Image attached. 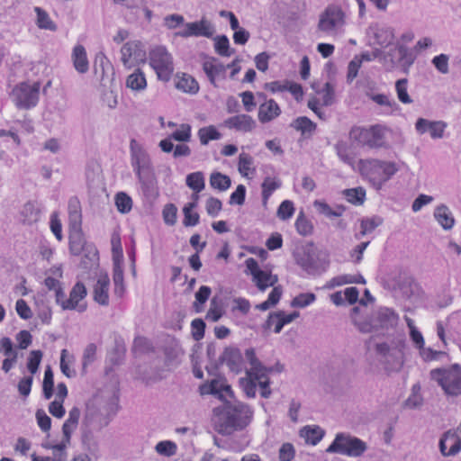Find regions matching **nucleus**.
<instances>
[{
    "instance_id": "f257e3e1",
    "label": "nucleus",
    "mask_w": 461,
    "mask_h": 461,
    "mask_svg": "<svg viewBox=\"0 0 461 461\" xmlns=\"http://www.w3.org/2000/svg\"><path fill=\"white\" fill-rule=\"evenodd\" d=\"M253 411L241 402H226L216 413L214 428L221 435H230L247 427L252 420Z\"/></svg>"
},
{
    "instance_id": "f03ea898",
    "label": "nucleus",
    "mask_w": 461,
    "mask_h": 461,
    "mask_svg": "<svg viewBox=\"0 0 461 461\" xmlns=\"http://www.w3.org/2000/svg\"><path fill=\"white\" fill-rule=\"evenodd\" d=\"M359 308L352 309L351 318L354 325L362 333H369L374 330H390L397 326L399 315L394 310L388 307H379L375 310L368 320H362L356 316Z\"/></svg>"
},
{
    "instance_id": "7ed1b4c3",
    "label": "nucleus",
    "mask_w": 461,
    "mask_h": 461,
    "mask_svg": "<svg viewBox=\"0 0 461 461\" xmlns=\"http://www.w3.org/2000/svg\"><path fill=\"white\" fill-rule=\"evenodd\" d=\"M358 167L361 175L377 188H380L398 171L395 163L378 159H360Z\"/></svg>"
},
{
    "instance_id": "20e7f679",
    "label": "nucleus",
    "mask_w": 461,
    "mask_h": 461,
    "mask_svg": "<svg viewBox=\"0 0 461 461\" xmlns=\"http://www.w3.org/2000/svg\"><path fill=\"white\" fill-rule=\"evenodd\" d=\"M430 378L438 383L447 397H461V366L457 364L448 368L430 371Z\"/></svg>"
},
{
    "instance_id": "39448f33",
    "label": "nucleus",
    "mask_w": 461,
    "mask_h": 461,
    "mask_svg": "<svg viewBox=\"0 0 461 461\" xmlns=\"http://www.w3.org/2000/svg\"><path fill=\"white\" fill-rule=\"evenodd\" d=\"M367 449L362 439L348 433H338L333 442L326 449L328 453H338L351 457L361 456Z\"/></svg>"
},
{
    "instance_id": "423d86ee",
    "label": "nucleus",
    "mask_w": 461,
    "mask_h": 461,
    "mask_svg": "<svg viewBox=\"0 0 461 461\" xmlns=\"http://www.w3.org/2000/svg\"><path fill=\"white\" fill-rule=\"evenodd\" d=\"M245 357L250 366L247 369L246 374L258 380V384L261 388L260 394L263 398H269L271 389L269 388L268 373L273 371V367H266L256 357L253 348H248L245 351Z\"/></svg>"
},
{
    "instance_id": "0eeeda50",
    "label": "nucleus",
    "mask_w": 461,
    "mask_h": 461,
    "mask_svg": "<svg viewBox=\"0 0 461 461\" xmlns=\"http://www.w3.org/2000/svg\"><path fill=\"white\" fill-rule=\"evenodd\" d=\"M344 16L340 7L336 5L328 6L320 15L318 30L326 36L337 37L345 24Z\"/></svg>"
},
{
    "instance_id": "6e6552de",
    "label": "nucleus",
    "mask_w": 461,
    "mask_h": 461,
    "mask_svg": "<svg viewBox=\"0 0 461 461\" xmlns=\"http://www.w3.org/2000/svg\"><path fill=\"white\" fill-rule=\"evenodd\" d=\"M149 64L159 80L167 82L174 72L171 54L163 46H157L149 52Z\"/></svg>"
},
{
    "instance_id": "1a4fd4ad",
    "label": "nucleus",
    "mask_w": 461,
    "mask_h": 461,
    "mask_svg": "<svg viewBox=\"0 0 461 461\" xmlns=\"http://www.w3.org/2000/svg\"><path fill=\"white\" fill-rule=\"evenodd\" d=\"M40 87L39 82L32 84L22 82L14 86L11 93V98L18 108L31 109L39 101Z\"/></svg>"
},
{
    "instance_id": "9d476101",
    "label": "nucleus",
    "mask_w": 461,
    "mask_h": 461,
    "mask_svg": "<svg viewBox=\"0 0 461 461\" xmlns=\"http://www.w3.org/2000/svg\"><path fill=\"white\" fill-rule=\"evenodd\" d=\"M349 138L359 146H366L370 149H377L384 145V131L375 125L370 128L355 126L349 131Z\"/></svg>"
},
{
    "instance_id": "9b49d317",
    "label": "nucleus",
    "mask_w": 461,
    "mask_h": 461,
    "mask_svg": "<svg viewBox=\"0 0 461 461\" xmlns=\"http://www.w3.org/2000/svg\"><path fill=\"white\" fill-rule=\"evenodd\" d=\"M296 262L311 275L321 274L326 271L329 266L327 258L313 246L305 249L302 254H299Z\"/></svg>"
},
{
    "instance_id": "f8f14e48",
    "label": "nucleus",
    "mask_w": 461,
    "mask_h": 461,
    "mask_svg": "<svg viewBox=\"0 0 461 461\" xmlns=\"http://www.w3.org/2000/svg\"><path fill=\"white\" fill-rule=\"evenodd\" d=\"M130 150L131 164L136 176L155 171L149 155L135 140H131Z\"/></svg>"
},
{
    "instance_id": "ddd939ff",
    "label": "nucleus",
    "mask_w": 461,
    "mask_h": 461,
    "mask_svg": "<svg viewBox=\"0 0 461 461\" xmlns=\"http://www.w3.org/2000/svg\"><path fill=\"white\" fill-rule=\"evenodd\" d=\"M245 265L247 274L252 276V281L260 291H265L277 283V276L272 275L270 271L260 269L257 260L253 258L246 259Z\"/></svg>"
},
{
    "instance_id": "4468645a",
    "label": "nucleus",
    "mask_w": 461,
    "mask_h": 461,
    "mask_svg": "<svg viewBox=\"0 0 461 461\" xmlns=\"http://www.w3.org/2000/svg\"><path fill=\"white\" fill-rule=\"evenodd\" d=\"M215 32L212 23L205 18L198 22L185 23L184 31L177 32V35L183 38L188 37H206L212 38Z\"/></svg>"
},
{
    "instance_id": "2eb2a0df",
    "label": "nucleus",
    "mask_w": 461,
    "mask_h": 461,
    "mask_svg": "<svg viewBox=\"0 0 461 461\" xmlns=\"http://www.w3.org/2000/svg\"><path fill=\"white\" fill-rule=\"evenodd\" d=\"M94 69L103 86L106 87L108 84H113L115 75L114 68L104 54L99 53L96 55Z\"/></svg>"
},
{
    "instance_id": "dca6fc26",
    "label": "nucleus",
    "mask_w": 461,
    "mask_h": 461,
    "mask_svg": "<svg viewBox=\"0 0 461 461\" xmlns=\"http://www.w3.org/2000/svg\"><path fill=\"white\" fill-rule=\"evenodd\" d=\"M447 123L443 121H429L424 118H419L415 122V130L419 134L429 132L432 139H441Z\"/></svg>"
},
{
    "instance_id": "f3484780",
    "label": "nucleus",
    "mask_w": 461,
    "mask_h": 461,
    "mask_svg": "<svg viewBox=\"0 0 461 461\" xmlns=\"http://www.w3.org/2000/svg\"><path fill=\"white\" fill-rule=\"evenodd\" d=\"M439 449L444 456L456 455L461 450V438L456 431L448 430L439 440Z\"/></svg>"
},
{
    "instance_id": "a211bd4d",
    "label": "nucleus",
    "mask_w": 461,
    "mask_h": 461,
    "mask_svg": "<svg viewBox=\"0 0 461 461\" xmlns=\"http://www.w3.org/2000/svg\"><path fill=\"white\" fill-rule=\"evenodd\" d=\"M137 178L143 196L149 202L154 201L159 194L155 171L138 176Z\"/></svg>"
},
{
    "instance_id": "6ab92c4d",
    "label": "nucleus",
    "mask_w": 461,
    "mask_h": 461,
    "mask_svg": "<svg viewBox=\"0 0 461 461\" xmlns=\"http://www.w3.org/2000/svg\"><path fill=\"white\" fill-rule=\"evenodd\" d=\"M110 278L107 274H100L93 287V298L102 306L109 305Z\"/></svg>"
},
{
    "instance_id": "aec40b11",
    "label": "nucleus",
    "mask_w": 461,
    "mask_h": 461,
    "mask_svg": "<svg viewBox=\"0 0 461 461\" xmlns=\"http://www.w3.org/2000/svg\"><path fill=\"white\" fill-rule=\"evenodd\" d=\"M122 64L127 68H131L139 60H143L145 54L140 49V45L135 41L126 42L121 49Z\"/></svg>"
},
{
    "instance_id": "412c9836",
    "label": "nucleus",
    "mask_w": 461,
    "mask_h": 461,
    "mask_svg": "<svg viewBox=\"0 0 461 461\" xmlns=\"http://www.w3.org/2000/svg\"><path fill=\"white\" fill-rule=\"evenodd\" d=\"M86 288L84 284L77 282L69 293V298L66 301L64 310H77L83 312L86 309V304H79V302L86 296Z\"/></svg>"
},
{
    "instance_id": "4be33fe9",
    "label": "nucleus",
    "mask_w": 461,
    "mask_h": 461,
    "mask_svg": "<svg viewBox=\"0 0 461 461\" xmlns=\"http://www.w3.org/2000/svg\"><path fill=\"white\" fill-rule=\"evenodd\" d=\"M110 420L111 417L102 418L95 409L87 408L82 421V429L86 433L90 432L92 429H101L107 426Z\"/></svg>"
},
{
    "instance_id": "5701e85b",
    "label": "nucleus",
    "mask_w": 461,
    "mask_h": 461,
    "mask_svg": "<svg viewBox=\"0 0 461 461\" xmlns=\"http://www.w3.org/2000/svg\"><path fill=\"white\" fill-rule=\"evenodd\" d=\"M224 124L230 129L239 131L249 132L256 127V122L250 115L239 114L225 120Z\"/></svg>"
},
{
    "instance_id": "b1692460",
    "label": "nucleus",
    "mask_w": 461,
    "mask_h": 461,
    "mask_svg": "<svg viewBox=\"0 0 461 461\" xmlns=\"http://www.w3.org/2000/svg\"><path fill=\"white\" fill-rule=\"evenodd\" d=\"M298 317V312H294L290 314H285L284 312H273L269 314L266 321V328L270 329L272 328V324L276 322V329H275V332L279 333L285 324L294 321Z\"/></svg>"
},
{
    "instance_id": "393cba45",
    "label": "nucleus",
    "mask_w": 461,
    "mask_h": 461,
    "mask_svg": "<svg viewBox=\"0 0 461 461\" xmlns=\"http://www.w3.org/2000/svg\"><path fill=\"white\" fill-rule=\"evenodd\" d=\"M375 348L376 354L381 357V361L390 355L395 358L394 368H402L403 366V353L401 348H390V346L385 342L376 343Z\"/></svg>"
},
{
    "instance_id": "a878e982",
    "label": "nucleus",
    "mask_w": 461,
    "mask_h": 461,
    "mask_svg": "<svg viewBox=\"0 0 461 461\" xmlns=\"http://www.w3.org/2000/svg\"><path fill=\"white\" fill-rule=\"evenodd\" d=\"M235 61L225 67L221 63L218 62L216 59H211L205 60L203 63V69L208 77L210 82L215 86V79L225 73L227 68H230L234 65Z\"/></svg>"
},
{
    "instance_id": "bb28decb",
    "label": "nucleus",
    "mask_w": 461,
    "mask_h": 461,
    "mask_svg": "<svg viewBox=\"0 0 461 461\" xmlns=\"http://www.w3.org/2000/svg\"><path fill=\"white\" fill-rule=\"evenodd\" d=\"M281 113L279 105L273 99L267 100L258 108V120L262 123L271 122Z\"/></svg>"
},
{
    "instance_id": "cd10ccee",
    "label": "nucleus",
    "mask_w": 461,
    "mask_h": 461,
    "mask_svg": "<svg viewBox=\"0 0 461 461\" xmlns=\"http://www.w3.org/2000/svg\"><path fill=\"white\" fill-rule=\"evenodd\" d=\"M72 60L75 69L80 73L85 74L88 71L89 63L86 49L82 45H77L73 49Z\"/></svg>"
},
{
    "instance_id": "c85d7f7f",
    "label": "nucleus",
    "mask_w": 461,
    "mask_h": 461,
    "mask_svg": "<svg viewBox=\"0 0 461 461\" xmlns=\"http://www.w3.org/2000/svg\"><path fill=\"white\" fill-rule=\"evenodd\" d=\"M221 359L231 371L239 373L241 370V355L238 349L232 348H225Z\"/></svg>"
},
{
    "instance_id": "c756f323",
    "label": "nucleus",
    "mask_w": 461,
    "mask_h": 461,
    "mask_svg": "<svg viewBox=\"0 0 461 461\" xmlns=\"http://www.w3.org/2000/svg\"><path fill=\"white\" fill-rule=\"evenodd\" d=\"M80 418V410L77 407H73L69 412L68 417L62 426L63 437L67 442H70L71 434L77 429Z\"/></svg>"
},
{
    "instance_id": "7c9ffc66",
    "label": "nucleus",
    "mask_w": 461,
    "mask_h": 461,
    "mask_svg": "<svg viewBox=\"0 0 461 461\" xmlns=\"http://www.w3.org/2000/svg\"><path fill=\"white\" fill-rule=\"evenodd\" d=\"M68 217L70 226L77 230L81 225L82 215H81V204L77 197L73 196L68 201Z\"/></svg>"
},
{
    "instance_id": "2f4dec72",
    "label": "nucleus",
    "mask_w": 461,
    "mask_h": 461,
    "mask_svg": "<svg viewBox=\"0 0 461 461\" xmlns=\"http://www.w3.org/2000/svg\"><path fill=\"white\" fill-rule=\"evenodd\" d=\"M434 217L445 230H450L454 226L455 220L452 212L444 204H441L435 209Z\"/></svg>"
},
{
    "instance_id": "473e14b6",
    "label": "nucleus",
    "mask_w": 461,
    "mask_h": 461,
    "mask_svg": "<svg viewBox=\"0 0 461 461\" xmlns=\"http://www.w3.org/2000/svg\"><path fill=\"white\" fill-rule=\"evenodd\" d=\"M300 436L305 439V442L311 445H317L324 436V430L319 426H305L300 430Z\"/></svg>"
},
{
    "instance_id": "72a5a7b5",
    "label": "nucleus",
    "mask_w": 461,
    "mask_h": 461,
    "mask_svg": "<svg viewBox=\"0 0 461 461\" xmlns=\"http://www.w3.org/2000/svg\"><path fill=\"white\" fill-rule=\"evenodd\" d=\"M282 185V182L278 178L266 177L261 185L262 187V203L266 207L267 201L272 194L279 189Z\"/></svg>"
},
{
    "instance_id": "f704fd0d",
    "label": "nucleus",
    "mask_w": 461,
    "mask_h": 461,
    "mask_svg": "<svg viewBox=\"0 0 461 461\" xmlns=\"http://www.w3.org/2000/svg\"><path fill=\"white\" fill-rule=\"evenodd\" d=\"M393 282V289L402 292L404 297L409 298L412 294V279L406 274H400Z\"/></svg>"
},
{
    "instance_id": "c9c22d12",
    "label": "nucleus",
    "mask_w": 461,
    "mask_h": 461,
    "mask_svg": "<svg viewBox=\"0 0 461 461\" xmlns=\"http://www.w3.org/2000/svg\"><path fill=\"white\" fill-rule=\"evenodd\" d=\"M126 86L133 91H142L146 88V77L140 69H136L127 77Z\"/></svg>"
},
{
    "instance_id": "e433bc0d",
    "label": "nucleus",
    "mask_w": 461,
    "mask_h": 461,
    "mask_svg": "<svg viewBox=\"0 0 461 461\" xmlns=\"http://www.w3.org/2000/svg\"><path fill=\"white\" fill-rule=\"evenodd\" d=\"M176 87L185 93L196 94L199 90L197 81L191 76L184 74L176 83Z\"/></svg>"
},
{
    "instance_id": "4c0bfd02",
    "label": "nucleus",
    "mask_w": 461,
    "mask_h": 461,
    "mask_svg": "<svg viewBox=\"0 0 461 461\" xmlns=\"http://www.w3.org/2000/svg\"><path fill=\"white\" fill-rule=\"evenodd\" d=\"M342 194L348 203L355 205H361L366 200V190L363 187L345 189Z\"/></svg>"
},
{
    "instance_id": "58836bf2",
    "label": "nucleus",
    "mask_w": 461,
    "mask_h": 461,
    "mask_svg": "<svg viewBox=\"0 0 461 461\" xmlns=\"http://www.w3.org/2000/svg\"><path fill=\"white\" fill-rule=\"evenodd\" d=\"M291 127L302 134H312L316 130V124L306 116H301L292 122Z\"/></svg>"
},
{
    "instance_id": "ea45409f",
    "label": "nucleus",
    "mask_w": 461,
    "mask_h": 461,
    "mask_svg": "<svg viewBox=\"0 0 461 461\" xmlns=\"http://www.w3.org/2000/svg\"><path fill=\"white\" fill-rule=\"evenodd\" d=\"M197 135L202 145H207L210 140H217L221 138V133L213 125L199 129Z\"/></svg>"
},
{
    "instance_id": "a19ab883",
    "label": "nucleus",
    "mask_w": 461,
    "mask_h": 461,
    "mask_svg": "<svg viewBox=\"0 0 461 461\" xmlns=\"http://www.w3.org/2000/svg\"><path fill=\"white\" fill-rule=\"evenodd\" d=\"M34 11L37 14L36 24L39 28L51 32H55L57 30V25L50 19L47 12L41 7H35Z\"/></svg>"
},
{
    "instance_id": "79ce46f5",
    "label": "nucleus",
    "mask_w": 461,
    "mask_h": 461,
    "mask_svg": "<svg viewBox=\"0 0 461 461\" xmlns=\"http://www.w3.org/2000/svg\"><path fill=\"white\" fill-rule=\"evenodd\" d=\"M410 336L416 347L420 350V354L425 360L433 358V352L431 349L424 348V339L422 334L415 328L410 330Z\"/></svg>"
},
{
    "instance_id": "37998d69",
    "label": "nucleus",
    "mask_w": 461,
    "mask_h": 461,
    "mask_svg": "<svg viewBox=\"0 0 461 461\" xmlns=\"http://www.w3.org/2000/svg\"><path fill=\"white\" fill-rule=\"evenodd\" d=\"M231 184L230 178L220 172H213L210 176V185L219 191H226Z\"/></svg>"
},
{
    "instance_id": "c03bdc74",
    "label": "nucleus",
    "mask_w": 461,
    "mask_h": 461,
    "mask_svg": "<svg viewBox=\"0 0 461 461\" xmlns=\"http://www.w3.org/2000/svg\"><path fill=\"white\" fill-rule=\"evenodd\" d=\"M382 223L383 220L378 216L363 219L360 224L361 230L358 234L356 235V238L360 239L361 237L371 233L376 227L380 226Z\"/></svg>"
},
{
    "instance_id": "a18cd8bd",
    "label": "nucleus",
    "mask_w": 461,
    "mask_h": 461,
    "mask_svg": "<svg viewBox=\"0 0 461 461\" xmlns=\"http://www.w3.org/2000/svg\"><path fill=\"white\" fill-rule=\"evenodd\" d=\"M87 244L79 230L75 231L69 237V250L73 255H79Z\"/></svg>"
},
{
    "instance_id": "49530a36",
    "label": "nucleus",
    "mask_w": 461,
    "mask_h": 461,
    "mask_svg": "<svg viewBox=\"0 0 461 461\" xmlns=\"http://www.w3.org/2000/svg\"><path fill=\"white\" fill-rule=\"evenodd\" d=\"M186 185L195 193H200L205 186L203 174L198 171L187 175Z\"/></svg>"
},
{
    "instance_id": "de8ad7c7",
    "label": "nucleus",
    "mask_w": 461,
    "mask_h": 461,
    "mask_svg": "<svg viewBox=\"0 0 461 461\" xmlns=\"http://www.w3.org/2000/svg\"><path fill=\"white\" fill-rule=\"evenodd\" d=\"M195 208V203H188L183 208L184 220L183 224L185 227L195 226L199 222L200 216L197 212H193V209Z\"/></svg>"
},
{
    "instance_id": "09e8293b",
    "label": "nucleus",
    "mask_w": 461,
    "mask_h": 461,
    "mask_svg": "<svg viewBox=\"0 0 461 461\" xmlns=\"http://www.w3.org/2000/svg\"><path fill=\"white\" fill-rule=\"evenodd\" d=\"M75 361V357L70 355L67 349H62L60 353V370L67 377H74L76 371L70 369L69 364Z\"/></svg>"
},
{
    "instance_id": "8fccbe9b",
    "label": "nucleus",
    "mask_w": 461,
    "mask_h": 461,
    "mask_svg": "<svg viewBox=\"0 0 461 461\" xmlns=\"http://www.w3.org/2000/svg\"><path fill=\"white\" fill-rule=\"evenodd\" d=\"M314 207L319 211V212L327 217H339L345 211L344 206H337L332 209L328 203L320 201L314 202Z\"/></svg>"
},
{
    "instance_id": "3c124183",
    "label": "nucleus",
    "mask_w": 461,
    "mask_h": 461,
    "mask_svg": "<svg viewBox=\"0 0 461 461\" xmlns=\"http://www.w3.org/2000/svg\"><path fill=\"white\" fill-rule=\"evenodd\" d=\"M215 51L222 57H230L234 50L230 49V41L226 35L217 36L214 39Z\"/></svg>"
},
{
    "instance_id": "603ef678",
    "label": "nucleus",
    "mask_w": 461,
    "mask_h": 461,
    "mask_svg": "<svg viewBox=\"0 0 461 461\" xmlns=\"http://www.w3.org/2000/svg\"><path fill=\"white\" fill-rule=\"evenodd\" d=\"M54 387V375L52 369L48 366L45 369L44 378L42 383L43 395L46 399H50L53 395Z\"/></svg>"
},
{
    "instance_id": "864d4df0",
    "label": "nucleus",
    "mask_w": 461,
    "mask_h": 461,
    "mask_svg": "<svg viewBox=\"0 0 461 461\" xmlns=\"http://www.w3.org/2000/svg\"><path fill=\"white\" fill-rule=\"evenodd\" d=\"M295 228L297 232L302 236H308L312 233L313 226L310 220H308L304 213L301 212L295 221Z\"/></svg>"
},
{
    "instance_id": "5fc2aeb1",
    "label": "nucleus",
    "mask_w": 461,
    "mask_h": 461,
    "mask_svg": "<svg viewBox=\"0 0 461 461\" xmlns=\"http://www.w3.org/2000/svg\"><path fill=\"white\" fill-rule=\"evenodd\" d=\"M223 312V309L218 301V298L213 297L211 300L210 308L206 313L205 318L210 321L216 322L221 318Z\"/></svg>"
},
{
    "instance_id": "6e6d98bb",
    "label": "nucleus",
    "mask_w": 461,
    "mask_h": 461,
    "mask_svg": "<svg viewBox=\"0 0 461 461\" xmlns=\"http://www.w3.org/2000/svg\"><path fill=\"white\" fill-rule=\"evenodd\" d=\"M408 80L407 78H401L395 83V90L399 101L405 104H410L413 101L407 91Z\"/></svg>"
},
{
    "instance_id": "4d7b16f0",
    "label": "nucleus",
    "mask_w": 461,
    "mask_h": 461,
    "mask_svg": "<svg viewBox=\"0 0 461 461\" xmlns=\"http://www.w3.org/2000/svg\"><path fill=\"white\" fill-rule=\"evenodd\" d=\"M23 221L24 223L32 224L39 219V210L32 203H27L23 205L21 212Z\"/></svg>"
},
{
    "instance_id": "13d9d810",
    "label": "nucleus",
    "mask_w": 461,
    "mask_h": 461,
    "mask_svg": "<svg viewBox=\"0 0 461 461\" xmlns=\"http://www.w3.org/2000/svg\"><path fill=\"white\" fill-rule=\"evenodd\" d=\"M211 294V288L206 285H202L195 293V302L194 303V308L196 312H200L203 310L202 305L206 303Z\"/></svg>"
},
{
    "instance_id": "bf43d9fd",
    "label": "nucleus",
    "mask_w": 461,
    "mask_h": 461,
    "mask_svg": "<svg viewBox=\"0 0 461 461\" xmlns=\"http://www.w3.org/2000/svg\"><path fill=\"white\" fill-rule=\"evenodd\" d=\"M253 158L248 153H240L239 157V171L242 176H247L250 172L253 173L255 169L252 167Z\"/></svg>"
},
{
    "instance_id": "052dcab7",
    "label": "nucleus",
    "mask_w": 461,
    "mask_h": 461,
    "mask_svg": "<svg viewBox=\"0 0 461 461\" xmlns=\"http://www.w3.org/2000/svg\"><path fill=\"white\" fill-rule=\"evenodd\" d=\"M155 449L161 456H172L176 453L177 446L173 441L163 440L156 445Z\"/></svg>"
},
{
    "instance_id": "680f3d73",
    "label": "nucleus",
    "mask_w": 461,
    "mask_h": 461,
    "mask_svg": "<svg viewBox=\"0 0 461 461\" xmlns=\"http://www.w3.org/2000/svg\"><path fill=\"white\" fill-rule=\"evenodd\" d=\"M335 149L338 157L342 160L344 163L353 166L354 164V158L349 154V149L346 142L344 141H339L335 145Z\"/></svg>"
},
{
    "instance_id": "e2e57ef3",
    "label": "nucleus",
    "mask_w": 461,
    "mask_h": 461,
    "mask_svg": "<svg viewBox=\"0 0 461 461\" xmlns=\"http://www.w3.org/2000/svg\"><path fill=\"white\" fill-rule=\"evenodd\" d=\"M115 204L120 212L127 213L131 210L132 201L125 193H119L115 197Z\"/></svg>"
},
{
    "instance_id": "0e129e2a",
    "label": "nucleus",
    "mask_w": 461,
    "mask_h": 461,
    "mask_svg": "<svg viewBox=\"0 0 461 461\" xmlns=\"http://www.w3.org/2000/svg\"><path fill=\"white\" fill-rule=\"evenodd\" d=\"M191 138V126L187 123H182L179 128L170 135V139L176 141L186 142Z\"/></svg>"
},
{
    "instance_id": "69168bd1",
    "label": "nucleus",
    "mask_w": 461,
    "mask_h": 461,
    "mask_svg": "<svg viewBox=\"0 0 461 461\" xmlns=\"http://www.w3.org/2000/svg\"><path fill=\"white\" fill-rule=\"evenodd\" d=\"M82 253H84V257L86 258L83 261V263L86 265V267H87L88 265L93 266L94 264L97 263V261L99 259L98 251L93 244L87 243L84 247V250L82 251Z\"/></svg>"
},
{
    "instance_id": "338daca9",
    "label": "nucleus",
    "mask_w": 461,
    "mask_h": 461,
    "mask_svg": "<svg viewBox=\"0 0 461 461\" xmlns=\"http://www.w3.org/2000/svg\"><path fill=\"white\" fill-rule=\"evenodd\" d=\"M375 37L376 39V42L382 46L385 47L392 43L393 40V33L391 29L382 28L377 30L375 33Z\"/></svg>"
},
{
    "instance_id": "774afa93",
    "label": "nucleus",
    "mask_w": 461,
    "mask_h": 461,
    "mask_svg": "<svg viewBox=\"0 0 461 461\" xmlns=\"http://www.w3.org/2000/svg\"><path fill=\"white\" fill-rule=\"evenodd\" d=\"M294 212V203L290 200H285L277 209V217L283 221L290 219Z\"/></svg>"
}]
</instances>
